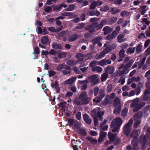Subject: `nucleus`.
I'll return each mask as SVG.
<instances>
[{
  "label": "nucleus",
  "instance_id": "obj_44",
  "mask_svg": "<svg viewBox=\"0 0 150 150\" xmlns=\"http://www.w3.org/2000/svg\"><path fill=\"white\" fill-rule=\"evenodd\" d=\"M138 139L133 138L132 140L131 144L134 146H138Z\"/></svg>",
  "mask_w": 150,
  "mask_h": 150
},
{
  "label": "nucleus",
  "instance_id": "obj_7",
  "mask_svg": "<svg viewBox=\"0 0 150 150\" xmlns=\"http://www.w3.org/2000/svg\"><path fill=\"white\" fill-rule=\"evenodd\" d=\"M125 36V35L123 33H122L119 35L117 38V42L121 43L126 41L127 40V38H123Z\"/></svg>",
  "mask_w": 150,
  "mask_h": 150
},
{
  "label": "nucleus",
  "instance_id": "obj_19",
  "mask_svg": "<svg viewBox=\"0 0 150 150\" xmlns=\"http://www.w3.org/2000/svg\"><path fill=\"white\" fill-rule=\"evenodd\" d=\"M143 116V112L142 111L138 112L136 114L134 115V119H141Z\"/></svg>",
  "mask_w": 150,
  "mask_h": 150
},
{
  "label": "nucleus",
  "instance_id": "obj_36",
  "mask_svg": "<svg viewBox=\"0 0 150 150\" xmlns=\"http://www.w3.org/2000/svg\"><path fill=\"white\" fill-rule=\"evenodd\" d=\"M66 55V53L64 52H59L58 54L57 57L59 59H62L65 57Z\"/></svg>",
  "mask_w": 150,
  "mask_h": 150
},
{
  "label": "nucleus",
  "instance_id": "obj_58",
  "mask_svg": "<svg viewBox=\"0 0 150 150\" xmlns=\"http://www.w3.org/2000/svg\"><path fill=\"white\" fill-rule=\"evenodd\" d=\"M51 86L53 88H55L57 87V86H59L58 81H56L54 83H51Z\"/></svg>",
  "mask_w": 150,
  "mask_h": 150
},
{
  "label": "nucleus",
  "instance_id": "obj_4",
  "mask_svg": "<svg viewBox=\"0 0 150 150\" xmlns=\"http://www.w3.org/2000/svg\"><path fill=\"white\" fill-rule=\"evenodd\" d=\"M148 141V138L145 135H141L139 137V142L142 145V148L144 150L145 145Z\"/></svg>",
  "mask_w": 150,
  "mask_h": 150
},
{
  "label": "nucleus",
  "instance_id": "obj_38",
  "mask_svg": "<svg viewBox=\"0 0 150 150\" xmlns=\"http://www.w3.org/2000/svg\"><path fill=\"white\" fill-rule=\"evenodd\" d=\"M125 51L124 49H122L120 50L119 53V55L120 57H124L125 56Z\"/></svg>",
  "mask_w": 150,
  "mask_h": 150
},
{
  "label": "nucleus",
  "instance_id": "obj_43",
  "mask_svg": "<svg viewBox=\"0 0 150 150\" xmlns=\"http://www.w3.org/2000/svg\"><path fill=\"white\" fill-rule=\"evenodd\" d=\"M142 45H141L139 44L137 46L136 50L137 52V53H139L142 51Z\"/></svg>",
  "mask_w": 150,
  "mask_h": 150
},
{
  "label": "nucleus",
  "instance_id": "obj_31",
  "mask_svg": "<svg viewBox=\"0 0 150 150\" xmlns=\"http://www.w3.org/2000/svg\"><path fill=\"white\" fill-rule=\"evenodd\" d=\"M108 76V74L105 72L103 74L101 77V82H103L105 81Z\"/></svg>",
  "mask_w": 150,
  "mask_h": 150
},
{
  "label": "nucleus",
  "instance_id": "obj_13",
  "mask_svg": "<svg viewBox=\"0 0 150 150\" xmlns=\"http://www.w3.org/2000/svg\"><path fill=\"white\" fill-rule=\"evenodd\" d=\"M104 96L103 95H99L98 96H96L95 98L93 99V102L97 103L100 102L104 98Z\"/></svg>",
  "mask_w": 150,
  "mask_h": 150
},
{
  "label": "nucleus",
  "instance_id": "obj_12",
  "mask_svg": "<svg viewBox=\"0 0 150 150\" xmlns=\"http://www.w3.org/2000/svg\"><path fill=\"white\" fill-rule=\"evenodd\" d=\"M81 126V123L76 120V121H75V122L72 127L73 129L79 130L80 129Z\"/></svg>",
  "mask_w": 150,
  "mask_h": 150
},
{
  "label": "nucleus",
  "instance_id": "obj_55",
  "mask_svg": "<svg viewBox=\"0 0 150 150\" xmlns=\"http://www.w3.org/2000/svg\"><path fill=\"white\" fill-rule=\"evenodd\" d=\"M135 47H134L133 49L132 47H129L127 50L128 53H130V54H132L134 52Z\"/></svg>",
  "mask_w": 150,
  "mask_h": 150
},
{
  "label": "nucleus",
  "instance_id": "obj_47",
  "mask_svg": "<svg viewBox=\"0 0 150 150\" xmlns=\"http://www.w3.org/2000/svg\"><path fill=\"white\" fill-rule=\"evenodd\" d=\"M109 8L108 6L105 5L103 8H101L100 9V11L103 12H106L109 10Z\"/></svg>",
  "mask_w": 150,
  "mask_h": 150
},
{
  "label": "nucleus",
  "instance_id": "obj_49",
  "mask_svg": "<svg viewBox=\"0 0 150 150\" xmlns=\"http://www.w3.org/2000/svg\"><path fill=\"white\" fill-rule=\"evenodd\" d=\"M107 135V133L105 132H100L99 137L104 139L106 137Z\"/></svg>",
  "mask_w": 150,
  "mask_h": 150
},
{
  "label": "nucleus",
  "instance_id": "obj_53",
  "mask_svg": "<svg viewBox=\"0 0 150 150\" xmlns=\"http://www.w3.org/2000/svg\"><path fill=\"white\" fill-rule=\"evenodd\" d=\"M141 123V121L139 120H137L134 123V128H136L138 127V125Z\"/></svg>",
  "mask_w": 150,
  "mask_h": 150
},
{
  "label": "nucleus",
  "instance_id": "obj_34",
  "mask_svg": "<svg viewBox=\"0 0 150 150\" xmlns=\"http://www.w3.org/2000/svg\"><path fill=\"white\" fill-rule=\"evenodd\" d=\"M121 106L119 105L116 108L115 107V109L113 111V113L114 114H117L119 113L121 110Z\"/></svg>",
  "mask_w": 150,
  "mask_h": 150
},
{
  "label": "nucleus",
  "instance_id": "obj_42",
  "mask_svg": "<svg viewBox=\"0 0 150 150\" xmlns=\"http://www.w3.org/2000/svg\"><path fill=\"white\" fill-rule=\"evenodd\" d=\"M61 15L64 16H73V14L72 13L64 12L62 13Z\"/></svg>",
  "mask_w": 150,
  "mask_h": 150
},
{
  "label": "nucleus",
  "instance_id": "obj_35",
  "mask_svg": "<svg viewBox=\"0 0 150 150\" xmlns=\"http://www.w3.org/2000/svg\"><path fill=\"white\" fill-rule=\"evenodd\" d=\"M139 135V134L138 132H132V133L130 134V137L131 138L137 139Z\"/></svg>",
  "mask_w": 150,
  "mask_h": 150
},
{
  "label": "nucleus",
  "instance_id": "obj_59",
  "mask_svg": "<svg viewBox=\"0 0 150 150\" xmlns=\"http://www.w3.org/2000/svg\"><path fill=\"white\" fill-rule=\"evenodd\" d=\"M127 112V109L125 108L121 112L122 115L124 117L126 115Z\"/></svg>",
  "mask_w": 150,
  "mask_h": 150
},
{
  "label": "nucleus",
  "instance_id": "obj_18",
  "mask_svg": "<svg viewBox=\"0 0 150 150\" xmlns=\"http://www.w3.org/2000/svg\"><path fill=\"white\" fill-rule=\"evenodd\" d=\"M93 28L95 29L96 28L97 30H99L102 28L101 25H100V23L98 24V22H96L92 24Z\"/></svg>",
  "mask_w": 150,
  "mask_h": 150
},
{
  "label": "nucleus",
  "instance_id": "obj_56",
  "mask_svg": "<svg viewBox=\"0 0 150 150\" xmlns=\"http://www.w3.org/2000/svg\"><path fill=\"white\" fill-rule=\"evenodd\" d=\"M99 91V88L98 86H96L94 89V93L95 96L97 95Z\"/></svg>",
  "mask_w": 150,
  "mask_h": 150
},
{
  "label": "nucleus",
  "instance_id": "obj_11",
  "mask_svg": "<svg viewBox=\"0 0 150 150\" xmlns=\"http://www.w3.org/2000/svg\"><path fill=\"white\" fill-rule=\"evenodd\" d=\"M84 29L88 31L90 33H93L95 31V29L93 28L92 24L87 25Z\"/></svg>",
  "mask_w": 150,
  "mask_h": 150
},
{
  "label": "nucleus",
  "instance_id": "obj_26",
  "mask_svg": "<svg viewBox=\"0 0 150 150\" xmlns=\"http://www.w3.org/2000/svg\"><path fill=\"white\" fill-rule=\"evenodd\" d=\"M98 110L97 108H95L93 109L91 111V115L93 117H97Z\"/></svg>",
  "mask_w": 150,
  "mask_h": 150
},
{
  "label": "nucleus",
  "instance_id": "obj_20",
  "mask_svg": "<svg viewBox=\"0 0 150 150\" xmlns=\"http://www.w3.org/2000/svg\"><path fill=\"white\" fill-rule=\"evenodd\" d=\"M78 37V35H77L74 34L69 38L68 40L70 42L74 41Z\"/></svg>",
  "mask_w": 150,
  "mask_h": 150
},
{
  "label": "nucleus",
  "instance_id": "obj_8",
  "mask_svg": "<svg viewBox=\"0 0 150 150\" xmlns=\"http://www.w3.org/2000/svg\"><path fill=\"white\" fill-rule=\"evenodd\" d=\"M108 135L110 141L112 142H114L117 137L116 134H113L111 132H109Z\"/></svg>",
  "mask_w": 150,
  "mask_h": 150
},
{
  "label": "nucleus",
  "instance_id": "obj_3",
  "mask_svg": "<svg viewBox=\"0 0 150 150\" xmlns=\"http://www.w3.org/2000/svg\"><path fill=\"white\" fill-rule=\"evenodd\" d=\"M87 79L88 83L92 82L94 85H96L100 81V79L96 74L88 76Z\"/></svg>",
  "mask_w": 150,
  "mask_h": 150
},
{
  "label": "nucleus",
  "instance_id": "obj_51",
  "mask_svg": "<svg viewBox=\"0 0 150 150\" xmlns=\"http://www.w3.org/2000/svg\"><path fill=\"white\" fill-rule=\"evenodd\" d=\"M98 62L97 61H94L91 62L89 64V66L90 67L93 68L94 66L97 65V63Z\"/></svg>",
  "mask_w": 150,
  "mask_h": 150
},
{
  "label": "nucleus",
  "instance_id": "obj_57",
  "mask_svg": "<svg viewBox=\"0 0 150 150\" xmlns=\"http://www.w3.org/2000/svg\"><path fill=\"white\" fill-rule=\"evenodd\" d=\"M105 89L104 88L101 89L100 90L99 93V95H103L104 96V97L105 96Z\"/></svg>",
  "mask_w": 150,
  "mask_h": 150
},
{
  "label": "nucleus",
  "instance_id": "obj_45",
  "mask_svg": "<svg viewBox=\"0 0 150 150\" xmlns=\"http://www.w3.org/2000/svg\"><path fill=\"white\" fill-rule=\"evenodd\" d=\"M49 76V77H52L54 76L56 74V72L52 70L48 71Z\"/></svg>",
  "mask_w": 150,
  "mask_h": 150
},
{
  "label": "nucleus",
  "instance_id": "obj_2",
  "mask_svg": "<svg viewBox=\"0 0 150 150\" xmlns=\"http://www.w3.org/2000/svg\"><path fill=\"white\" fill-rule=\"evenodd\" d=\"M79 99L81 100L83 105L88 104L91 100L90 98L87 96V93L85 91L81 92L79 96Z\"/></svg>",
  "mask_w": 150,
  "mask_h": 150
},
{
  "label": "nucleus",
  "instance_id": "obj_40",
  "mask_svg": "<svg viewBox=\"0 0 150 150\" xmlns=\"http://www.w3.org/2000/svg\"><path fill=\"white\" fill-rule=\"evenodd\" d=\"M62 9V6H61V4L57 5L53 8V11H59V10H61Z\"/></svg>",
  "mask_w": 150,
  "mask_h": 150
},
{
  "label": "nucleus",
  "instance_id": "obj_16",
  "mask_svg": "<svg viewBox=\"0 0 150 150\" xmlns=\"http://www.w3.org/2000/svg\"><path fill=\"white\" fill-rule=\"evenodd\" d=\"M133 62L134 60H133L130 59L128 63L126 64L124 68L127 71H128V69H129L131 67Z\"/></svg>",
  "mask_w": 150,
  "mask_h": 150
},
{
  "label": "nucleus",
  "instance_id": "obj_27",
  "mask_svg": "<svg viewBox=\"0 0 150 150\" xmlns=\"http://www.w3.org/2000/svg\"><path fill=\"white\" fill-rule=\"evenodd\" d=\"M120 103L119 98L117 97H115L113 101V105L114 107L117 106Z\"/></svg>",
  "mask_w": 150,
  "mask_h": 150
},
{
  "label": "nucleus",
  "instance_id": "obj_23",
  "mask_svg": "<svg viewBox=\"0 0 150 150\" xmlns=\"http://www.w3.org/2000/svg\"><path fill=\"white\" fill-rule=\"evenodd\" d=\"M73 104L76 105H83L82 102L79 98H75L73 101Z\"/></svg>",
  "mask_w": 150,
  "mask_h": 150
},
{
  "label": "nucleus",
  "instance_id": "obj_24",
  "mask_svg": "<svg viewBox=\"0 0 150 150\" xmlns=\"http://www.w3.org/2000/svg\"><path fill=\"white\" fill-rule=\"evenodd\" d=\"M41 42L44 45L47 44L49 41V39L47 36H43L41 40Z\"/></svg>",
  "mask_w": 150,
  "mask_h": 150
},
{
  "label": "nucleus",
  "instance_id": "obj_25",
  "mask_svg": "<svg viewBox=\"0 0 150 150\" xmlns=\"http://www.w3.org/2000/svg\"><path fill=\"white\" fill-rule=\"evenodd\" d=\"M75 6L74 4H70L68 5L67 8L65 9L66 11H73L75 8Z\"/></svg>",
  "mask_w": 150,
  "mask_h": 150
},
{
  "label": "nucleus",
  "instance_id": "obj_1",
  "mask_svg": "<svg viewBox=\"0 0 150 150\" xmlns=\"http://www.w3.org/2000/svg\"><path fill=\"white\" fill-rule=\"evenodd\" d=\"M122 123V119L120 117H117L114 119L112 122L110 128L112 131H118L119 130L120 126Z\"/></svg>",
  "mask_w": 150,
  "mask_h": 150
},
{
  "label": "nucleus",
  "instance_id": "obj_37",
  "mask_svg": "<svg viewBox=\"0 0 150 150\" xmlns=\"http://www.w3.org/2000/svg\"><path fill=\"white\" fill-rule=\"evenodd\" d=\"M76 120L72 118H69L68 120V122L70 126L72 127Z\"/></svg>",
  "mask_w": 150,
  "mask_h": 150
},
{
  "label": "nucleus",
  "instance_id": "obj_29",
  "mask_svg": "<svg viewBox=\"0 0 150 150\" xmlns=\"http://www.w3.org/2000/svg\"><path fill=\"white\" fill-rule=\"evenodd\" d=\"M104 113L103 111H98L97 114V117L99 118L100 121H102L103 118L102 116L104 115Z\"/></svg>",
  "mask_w": 150,
  "mask_h": 150
},
{
  "label": "nucleus",
  "instance_id": "obj_33",
  "mask_svg": "<svg viewBox=\"0 0 150 150\" xmlns=\"http://www.w3.org/2000/svg\"><path fill=\"white\" fill-rule=\"evenodd\" d=\"M100 23V25H101L102 28L104 25L110 24L108 20L105 19L102 20Z\"/></svg>",
  "mask_w": 150,
  "mask_h": 150
},
{
  "label": "nucleus",
  "instance_id": "obj_64",
  "mask_svg": "<svg viewBox=\"0 0 150 150\" xmlns=\"http://www.w3.org/2000/svg\"><path fill=\"white\" fill-rule=\"evenodd\" d=\"M57 53V51L53 49H51L49 52V54L53 55H56Z\"/></svg>",
  "mask_w": 150,
  "mask_h": 150
},
{
  "label": "nucleus",
  "instance_id": "obj_54",
  "mask_svg": "<svg viewBox=\"0 0 150 150\" xmlns=\"http://www.w3.org/2000/svg\"><path fill=\"white\" fill-rule=\"evenodd\" d=\"M103 50L105 53H106V54H107L112 51L111 49L110 48L108 45L107 47L104 49Z\"/></svg>",
  "mask_w": 150,
  "mask_h": 150
},
{
  "label": "nucleus",
  "instance_id": "obj_48",
  "mask_svg": "<svg viewBox=\"0 0 150 150\" xmlns=\"http://www.w3.org/2000/svg\"><path fill=\"white\" fill-rule=\"evenodd\" d=\"M128 72V71H127L125 69L123 68V70L120 71V72L119 74V76H121L125 73V74H127Z\"/></svg>",
  "mask_w": 150,
  "mask_h": 150
},
{
  "label": "nucleus",
  "instance_id": "obj_62",
  "mask_svg": "<svg viewBox=\"0 0 150 150\" xmlns=\"http://www.w3.org/2000/svg\"><path fill=\"white\" fill-rule=\"evenodd\" d=\"M93 1L97 6H100L103 4V2L99 0H97L96 1Z\"/></svg>",
  "mask_w": 150,
  "mask_h": 150
},
{
  "label": "nucleus",
  "instance_id": "obj_30",
  "mask_svg": "<svg viewBox=\"0 0 150 150\" xmlns=\"http://www.w3.org/2000/svg\"><path fill=\"white\" fill-rule=\"evenodd\" d=\"M100 12L98 11H96L95 10H93L90 12L89 15L91 16H93L96 15L97 16H99L100 15Z\"/></svg>",
  "mask_w": 150,
  "mask_h": 150
},
{
  "label": "nucleus",
  "instance_id": "obj_41",
  "mask_svg": "<svg viewBox=\"0 0 150 150\" xmlns=\"http://www.w3.org/2000/svg\"><path fill=\"white\" fill-rule=\"evenodd\" d=\"M129 14V12H127L126 11H122L120 13V16L122 17H124V16H128Z\"/></svg>",
  "mask_w": 150,
  "mask_h": 150
},
{
  "label": "nucleus",
  "instance_id": "obj_46",
  "mask_svg": "<svg viewBox=\"0 0 150 150\" xmlns=\"http://www.w3.org/2000/svg\"><path fill=\"white\" fill-rule=\"evenodd\" d=\"M85 25V24L83 23H81L75 27V28L76 29H81L83 28Z\"/></svg>",
  "mask_w": 150,
  "mask_h": 150
},
{
  "label": "nucleus",
  "instance_id": "obj_14",
  "mask_svg": "<svg viewBox=\"0 0 150 150\" xmlns=\"http://www.w3.org/2000/svg\"><path fill=\"white\" fill-rule=\"evenodd\" d=\"M52 47L53 49L56 50H62L63 47L59 43H54L52 44Z\"/></svg>",
  "mask_w": 150,
  "mask_h": 150
},
{
  "label": "nucleus",
  "instance_id": "obj_15",
  "mask_svg": "<svg viewBox=\"0 0 150 150\" xmlns=\"http://www.w3.org/2000/svg\"><path fill=\"white\" fill-rule=\"evenodd\" d=\"M76 77H74L68 80H66L64 81V83L66 84H69L73 83L76 80Z\"/></svg>",
  "mask_w": 150,
  "mask_h": 150
},
{
  "label": "nucleus",
  "instance_id": "obj_10",
  "mask_svg": "<svg viewBox=\"0 0 150 150\" xmlns=\"http://www.w3.org/2000/svg\"><path fill=\"white\" fill-rule=\"evenodd\" d=\"M112 30V28L108 26H106L103 29V31L104 32V34L105 35L108 34Z\"/></svg>",
  "mask_w": 150,
  "mask_h": 150
},
{
  "label": "nucleus",
  "instance_id": "obj_9",
  "mask_svg": "<svg viewBox=\"0 0 150 150\" xmlns=\"http://www.w3.org/2000/svg\"><path fill=\"white\" fill-rule=\"evenodd\" d=\"M111 61L110 59H103L99 61L98 64L102 66H103L107 64H110Z\"/></svg>",
  "mask_w": 150,
  "mask_h": 150
},
{
  "label": "nucleus",
  "instance_id": "obj_63",
  "mask_svg": "<svg viewBox=\"0 0 150 150\" xmlns=\"http://www.w3.org/2000/svg\"><path fill=\"white\" fill-rule=\"evenodd\" d=\"M150 95H147L144 93L143 98V101H146L149 97Z\"/></svg>",
  "mask_w": 150,
  "mask_h": 150
},
{
  "label": "nucleus",
  "instance_id": "obj_50",
  "mask_svg": "<svg viewBox=\"0 0 150 150\" xmlns=\"http://www.w3.org/2000/svg\"><path fill=\"white\" fill-rule=\"evenodd\" d=\"M67 103L66 102H61L58 104V105L62 108H64L66 107V104Z\"/></svg>",
  "mask_w": 150,
  "mask_h": 150
},
{
  "label": "nucleus",
  "instance_id": "obj_5",
  "mask_svg": "<svg viewBox=\"0 0 150 150\" xmlns=\"http://www.w3.org/2000/svg\"><path fill=\"white\" fill-rule=\"evenodd\" d=\"M133 121L130 119L128 122L125 124L124 127L123 131H131V126L133 123Z\"/></svg>",
  "mask_w": 150,
  "mask_h": 150
},
{
  "label": "nucleus",
  "instance_id": "obj_28",
  "mask_svg": "<svg viewBox=\"0 0 150 150\" xmlns=\"http://www.w3.org/2000/svg\"><path fill=\"white\" fill-rule=\"evenodd\" d=\"M92 70L93 71H97V72H100L102 71V69L100 67L97 66L93 67Z\"/></svg>",
  "mask_w": 150,
  "mask_h": 150
},
{
  "label": "nucleus",
  "instance_id": "obj_60",
  "mask_svg": "<svg viewBox=\"0 0 150 150\" xmlns=\"http://www.w3.org/2000/svg\"><path fill=\"white\" fill-rule=\"evenodd\" d=\"M117 18L116 17H113L110 18V21L112 23H115L117 21Z\"/></svg>",
  "mask_w": 150,
  "mask_h": 150
},
{
  "label": "nucleus",
  "instance_id": "obj_61",
  "mask_svg": "<svg viewBox=\"0 0 150 150\" xmlns=\"http://www.w3.org/2000/svg\"><path fill=\"white\" fill-rule=\"evenodd\" d=\"M67 64L69 65L72 66L75 65L74 61L73 60H68L67 62Z\"/></svg>",
  "mask_w": 150,
  "mask_h": 150
},
{
  "label": "nucleus",
  "instance_id": "obj_52",
  "mask_svg": "<svg viewBox=\"0 0 150 150\" xmlns=\"http://www.w3.org/2000/svg\"><path fill=\"white\" fill-rule=\"evenodd\" d=\"M96 5L95 2L94 1H93L91 3V4L90 5V9L91 10H93L95 9L96 7Z\"/></svg>",
  "mask_w": 150,
  "mask_h": 150
},
{
  "label": "nucleus",
  "instance_id": "obj_32",
  "mask_svg": "<svg viewBox=\"0 0 150 150\" xmlns=\"http://www.w3.org/2000/svg\"><path fill=\"white\" fill-rule=\"evenodd\" d=\"M110 98V96H106L102 102L103 104L105 105L108 104Z\"/></svg>",
  "mask_w": 150,
  "mask_h": 150
},
{
  "label": "nucleus",
  "instance_id": "obj_6",
  "mask_svg": "<svg viewBox=\"0 0 150 150\" xmlns=\"http://www.w3.org/2000/svg\"><path fill=\"white\" fill-rule=\"evenodd\" d=\"M83 117L84 120L87 124L90 125L91 123L92 120L87 114H84Z\"/></svg>",
  "mask_w": 150,
  "mask_h": 150
},
{
  "label": "nucleus",
  "instance_id": "obj_39",
  "mask_svg": "<svg viewBox=\"0 0 150 150\" xmlns=\"http://www.w3.org/2000/svg\"><path fill=\"white\" fill-rule=\"evenodd\" d=\"M105 54L106 53H105L104 51L103 50V51L100 53L99 55L96 58V59L99 60L101 59V58L104 57Z\"/></svg>",
  "mask_w": 150,
  "mask_h": 150
},
{
  "label": "nucleus",
  "instance_id": "obj_17",
  "mask_svg": "<svg viewBox=\"0 0 150 150\" xmlns=\"http://www.w3.org/2000/svg\"><path fill=\"white\" fill-rule=\"evenodd\" d=\"M86 139L89 141L91 143L93 144H96L97 143L98 141L96 139H94L92 137L87 136Z\"/></svg>",
  "mask_w": 150,
  "mask_h": 150
},
{
  "label": "nucleus",
  "instance_id": "obj_21",
  "mask_svg": "<svg viewBox=\"0 0 150 150\" xmlns=\"http://www.w3.org/2000/svg\"><path fill=\"white\" fill-rule=\"evenodd\" d=\"M114 71V69L113 67L110 66L107 67L105 69V72L108 74H112Z\"/></svg>",
  "mask_w": 150,
  "mask_h": 150
},
{
  "label": "nucleus",
  "instance_id": "obj_22",
  "mask_svg": "<svg viewBox=\"0 0 150 150\" xmlns=\"http://www.w3.org/2000/svg\"><path fill=\"white\" fill-rule=\"evenodd\" d=\"M102 39V38L100 36H99L98 37L95 38L93 40V45L94 46H95L97 44L100 42Z\"/></svg>",
  "mask_w": 150,
  "mask_h": 150
}]
</instances>
